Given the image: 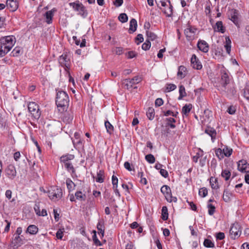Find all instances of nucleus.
<instances>
[{
  "mask_svg": "<svg viewBox=\"0 0 249 249\" xmlns=\"http://www.w3.org/2000/svg\"><path fill=\"white\" fill-rule=\"evenodd\" d=\"M55 102L57 107L63 108L64 110L69 106V97L68 94L62 90L58 91L56 93Z\"/></svg>",
  "mask_w": 249,
  "mask_h": 249,
  "instance_id": "nucleus-1",
  "label": "nucleus"
},
{
  "mask_svg": "<svg viewBox=\"0 0 249 249\" xmlns=\"http://www.w3.org/2000/svg\"><path fill=\"white\" fill-rule=\"evenodd\" d=\"M69 5L72 7L74 10L78 12V14L81 15L83 18L87 17L88 15L87 11L85 6L82 3H80L79 1H76L74 2H71Z\"/></svg>",
  "mask_w": 249,
  "mask_h": 249,
  "instance_id": "nucleus-2",
  "label": "nucleus"
},
{
  "mask_svg": "<svg viewBox=\"0 0 249 249\" xmlns=\"http://www.w3.org/2000/svg\"><path fill=\"white\" fill-rule=\"evenodd\" d=\"M48 196L53 200H56L61 198L62 196V191L61 189L57 187H52L48 191Z\"/></svg>",
  "mask_w": 249,
  "mask_h": 249,
  "instance_id": "nucleus-3",
  "label": "nucleus"
},
{
  "mask_svg": "<svg viewBox=\"0 0 249 249\" xmlns=\"http://www.w3.org/2000/svg\"><path fill=\"white\" fill-rule=\"evenodd\" d=\"M28 110L36 119H38L40 116L39 107L35 102H30L28 105Z\"/></svg>",
  "mask_w": 249,
  "mask_h": 249,
  "instance_id": "nucleus-4",
  "label": "nucleus"
},
{
  "mask_svg": "<svg viewBox=\"0 0 249 249\" xmlns=\"http://www.w3.org/2000/svg\"><path fill=\"white\" fill-rule=\"evenodd\" d=\"M141 81V77H139V76H136L132 79H125L124 80V84H125V86L126 87V89H130L131 88L133 87L134 85L138 84Z\"/></svg>",
  "mask_w": 249,
  "mask_h": 249,
  "instance_id": "nucleus-5",
  "label": "nucleus"
},
{
  "mask_svg": "<svg viewBox=\"0 0 249 249\" xmlns=\"http://www.w3.org/2000/svg\"><path fill=\"white\" fill-rule=\"evenodd\" d=\"M6 175L10 179H14L17 176L15 166L13 164H9L5 170Z\"/></svg>",
  "mask_w": 249,
  "mask_h": 249,
  "instance_id": "nucleus-6",
  "label": "nucleus"
},
{
  "mask_svg": "<svg viewBox=\"0 0 249 249\" xmlns=\"http://www.w3.org/2000/svg\"><path fill=\"white\" fill-rule=\"evenodd\" d=\"M241 232L240 227L238 224H234L231 227L230 233L231 238L235 239L239 237Z\"/></svg>",
  "mask_w": 249,
  "mask_h": 249,
  "instance_id": "nucleus-7",
  "label": "nucleus"
},
{
  "mask_svg": "<svg viewBox=\"0 0 249 249\" xmlns=\"http://www.w3.org/2000/svg\"><path fill=\"white\" fill-rule=\"evenodd\" d=\"M237 168L242 173H249V164L246 160H239L238 162Z\"/></svg>",
  "mask_w": 249,
  "mask_h": 249,
  "instance_id": "nucleus-8",
  "label": "nucleus"
},
{
  "mask_svg": "<svg viewBox=\"0 0 249 249\" xmlns=\"http://www.w3.org/2000/svg\"><path fill=\"white\" fill-rule=\"evenodd\" d=\"M73 119V111L71 109L66 110L62 117L63 121L66 124H70Z\"/></svg>",
  "mask_w": 249,
  "mask_h": 249,
  "instance_id": "nucleus-9",
  "label": "nucleus"
},
{
  "mask_svg": "<svg viewBox=\"0 0 249 249\" xmlns=\"http://www.w3.org/2000/svg\"><path fill=\"white\" fill-rule=\"evenodd\" d=\"M191 65L194 69L196 70H201L202 68V65L199 60V59L197 58L196 54H194L191 59Z\"/></svg>",
  "mask_w": 249,
  "mask_h": 249,
  "instance_id": "nucleus-10",
  "label": "nucleus"
},
{
  "mask_svg": "<svg viewBox=\"0 0 249 249\" xmlns=\"http://www.w3.org/2000/svg\"><path fill=\"white\" fill-rule=\"evenodd\" d=\"M238 12L235 9H231L229 13V18L236 25L238 24Z\"/></svg>",
  "mask_w": 249,
  "mask_h": 249,
  "instance_id": "nucleus-11",
  "label": "nucleus"
},
{
  "mask_svg": "<svg viewBox=\"0 0 249 249\" xmlns=\"http://www.w3.org/2000/svg\"><path fill=\"white\" fill-rule=\"evenodd\" d=\"M6 4L7 8L12 12L15 11L18 7V2L16 0H7Z\"/></svg>",
  "mask_w": 249,
  "mask_h": 249,
  "instance_id": "nucleus-12",
  "label": "nucleus"
},
{
  "mask_svg": "<svg viewBox=\"0 0 249 249\" xmlns=\"http://www.w3.org/2000/svg\"><path fill=\"white\" fill-rule=\"evenodd\" d=\"M197 46L198 48L204 53H207L209 51V45L204 40H199Z\"/></svg>",
  "mask_w": 249,
  "mask_h": 249,
  "instance_id": "nucleus-13",
  "label": "nucleus"
},
{
  "mask_svg": "<svg viewBox=\"0 0 249 249\" xmlns=\"http://www.w3.org/2000/svg\"><path fill=\"white\" fill-rule=\"evenodd\" d=\"M187 26L188 27L184 30V34L187 38H191L193 35L195 33L196 29L192 27L189 24H187Z\"/></svg>",
  "mask_w": 249,
  "mask_h": 249,
  "instance_id": "nucleus-14",
  "label": "nucleus"
},
{
  "mask_svg": "<svg viewBox=\"0 0 249 249\" xmlns=\"http://www.w3.org/2000/svg\"><path fill=\"white\" fill-rule=\"evenodd\" d=\"M59 63L62 66L68 67L69 65V59L65 54H62L59 58Z\"/></svg>",
  "mask_w": 249,
  "mask_h": 249,
  "instance_id": "nucleus-15",
  "label": "nucleus"
},
{
  "mask_svg": "<svg viewBox=\"0 0 249 249\" xmlns=\"http://www.w3.org/2000/svg\"><path fill=\"white\" fill-rule=\"evenodd\" d=\"M97 229L98 231V233L101 234L102 237H103L105 232L104 221L103 219L99 220L97 225Z\"/></svg>",
  "mask_w": 249,
  "mask_h": 249,
  "instance_id": "nucleus-16",
  "label": "nucleus"
},
{
  "mask_svg": "<svg viewBox=\"0 0 249 249\" xmlns=\"http://www.w3.org/2000/svg\"><path fill=\"white\" fill-rule=\"evenodd\" d=\"M221 80L222 81V86L226 89V86L230 82V78L227 72L224 71L221 73Z\"/></svg>",
  "mask_w": 249,
  "mask_h": 249,
  "instance_id": "nucleus-17",
  "label": "nucleus"
},
{
  "mask_svg": "<svg viewBox=\"0 0 249 249\" xmlns=\"http://www.w3.org/2000/svg\"><path fill=\"white\" fill-rule=\"evenodd\" d=\"M55 11H56V10L55 8H53L51 10L46 12L45 17L46 19V21L48 24H50L52 22V18L53 16V13Z\"/></svg>",
  "mask_w": 249,
  "mask_h": 249,
  "instance_id": "nucleus-18",
  "label": "nucleus"
},
{
  "mask_svg": "<svg viewBox=\"0 0 249 249\" xmlns=\"http://www.w3.org/2000/svg\"><path fill=\"white\" fill-rule=\"evenodd\" d=\"M213 29L215 31L220 32L221 33H224L225 32V28L223 25V23L221 21H217L214 27H213Z\"/></svg>",
  "mask_w": 249,
  "mask_h": 249,
  "instance_id": "nucleus-19",
  "label": "nucleus"
},
{
  "mask_svg": "<svg viewBox=\"0 0 249 249\" xmlns=\"http://www.w3.org/2000/svg\"><path fill=\"white\" fill-rule=\"evenodd\" d=\"M205 132L211 137L212 140L213 142L216 134L215 130L213 128L208 126L205 129Z\"/></svg>",
  "mask_w": 249,
  "mask_h": 249,
  "instance_id": "nucleus-20",
  "label": "nucleus"
},
{
  "mask_svg": "<svg viewBox=\"0 0 249 249\" xmlns=\"http://www.w3.org/2000/svg\"><path fill=\"white\" fill-rule=\"evenodd\" d=\"M74 158V156L72 154H67L63 155L60 157V161L64 164L69 162V160H72Z\"/></svg>",
  "mask_w": 249,
  "mask_h": 249,
  "instance_id": "nucleus-21",
  "label": "nucleus"
},
{
  "mask_svg": "<svg viewBox=\"0 0 249 249\" xmlns=\"http://www.w3.org/2000/svg\"><path fill=\"white\" fill-rule=\"evenodd\" d=\"M137 27V20L134 19L132 18L131 19L130 21V25H129V32L130 34L133 33L134 32Z\"/></svg>",
  "mask_w": 249,
  "mask_h": 249,
  "instance_id": "nucleus-22",
  "label": "nucleus"
},
{
  "mask_svg": "<svg viewBox=\"0 0 249 249\" xmlns=\"http://www.w3.org/2000/svg\"><path fill=\"white\" fill-rule=\"evenodd\" d=\"M161 192L165 195V197L166 198L167 197L170 196V195L171 194V191L170 188L167 185H163L160 189Z\"/></svg>",
  "mask_w": 249,
  "mask_h": 249,
  "instance_id": "nucleus-23",
  "label": "nucleus"
},
{
  "mask_svg": "<svg viewBox=\"0 0 249 249\" xmlns=\"http://www.w3.org/2000/svg\"><path fill=\"white\" fill-rule=\"evenodd\" d=\"M232 196V193H231L227 189H226L224 191L223 199L226 202H230L231 201V197Z\"/></svg>",
  "mask_w": 249,
  "mask_h": 249,
  "instance_id": "nucleus-24",
  "label": "nucleus"
},
{
  "mask_svg": "<svg viewBox=\"0 0 249 249\" xmlns=\"http://www.w3.org/2000/svg\"><path fill=\"white\" fill-rule=\"evenodd\" d=\"M192 108V105L191 104H186L182 108V113L185 116H188Z\"/></svg>",
  "mask_w": 249,
  "mask_h": 249,
  "instance_id": "nucleus-25",
  "label": "nucleus"
},
{
  "mask_svg": "<svg viewBox=\"0 0 249 249\" xmlns=\"http://www.w3.org/2000/svg\"><path fill=\"white\" fill-rule=\"evenodd\" d=\"M38 230V229L36 226L31 225L27 228L26 231L31 234H36Z\"/></svg>",
  "mask_w": 249,
  "mask_h": 249,
  "instance_id": "nucleus-26",
  "label": "nucleus"
},
{
  "mask_svg": "<svg viewBox=\"0 0 249 249\" xmlns=\"http://www.w3.org/2000/svg\"><path fill=\"white\" fill-rule=\"evenodd\" d=\"M179 95L178 97V99L179 100H181L183 97L186 96L187 95L185 87L183 85H180L179 87Z\"/></svg>",
  "mask_w": 249,
  "mask_h": 249,
  "instance_id": "nucleus-27",
  "label": "nucleus"
},
{
  "mask_svg": "<svg viewBox=\"0 0 249 249\" xmlns=\"http://www.w3.org/2000/svg\"><path fill=\"white\" fill-rule=\"evenodd\" d=\"M15 38L13 36H6L4 39L3 44L14 45Z\"/></svg>",
  "mask_w": 249,
  "mask_h": 249,
  "instance_id": "nucleus-28",
  "label": "nucleus"
},
{
  "mask_svg": "<svg viewBox=\"0 0 249 249\" xmlns=\"http://www.w3.org/2000/svg\"><path fill=\"white\" fill-rule=\"evenodd\" d=\"M146 115L148 118L152 120L155 117V110L153 107H149L146 111Z\"/></svg>",
  "mask_w": 249,
  "mask_h": 249,
  "instance_id": "nucleus-29",
  "label": "nucleus"
},
{
  "mask_svg": "<svg viewBox=\"0 0 249 249\" xmlns=\"http://www.w3.org/2000/svg\"><path fill=\"white\" fill-rule=\"evenodd\" d=\"M161 218L163 220H166L168 218V209L166 206H163L162 207Z\"/></svg>",
  "mask_w": 249,
  "mask_h": 249,
  "instance_id": "nucleus-30",
  "label": "nucleus"
},
{
  "mask_svg": "<svg viewBox=\"0 0 249 249\" xmlns=\"http://www.w3.org/2000/svg\"><path fill=\"white\" fill-rule=\"evenodd\" d=\"M96 181L97 182L102 183L104 181V172L102 170H100L97 173V177L96 178Z\"/></svg>",
  "mask_w": 249,
  "mask_h": 249,
  "instance_id": "nucleus-31",
  "label": "nucleus"
},
{
  "mask_svg": "<svg viewBox=\"0 0 249 249\" xmlns=\"http://www.w3.org/2000/svg\"><path fill=\"white\" fill-rule=\"evenodd\" d=\"M105 125L107 132L110 134H112L114 130L113 125L108 121L105 122Z\"/></svg>",
  "mask_w": 249,
  "mask_h": 249,
  "instance_id": "nucleus-32",
  "label": "nucleus"
},
{
  "mask_svg": "<svg viewBox=\"0 0 249 249\" xmlns=\"http://www.w3.org/2000/svg\"><path fill=\"white\" fill-rule=\"evenodd\" d=\"M186 70V68L183 66H180L178 68V76L180 78L184 77L185 75H183V72Z\"/></svg>",
  "mask_w": 249,
  "mask_h": 249,
  "instance_id": "nucleus-33",
  "label": "nucleus"
},
{
  "mask_svg": "<svg viewBox=\"0 0 249 249\" xmlns=\"http://www.w3.org/2000/svg\"><path fill=\"white\" fill-rule=\"evenodd\" d=\"M76 198L80 201H85L86 199V195L82 194L81 191H77L75 193Z\"/></svg>",
  "mask_w": 249,
  "mask_h": 249,
  "instance_id": "nucleus-34",
  "label": "nucleus"
},
{
  "mask_svg": "<svg viewBox=\"0 0 249 249\" xmlns=\"http://www.w3.org/2000/svg\"><path fill=\"white\" fill-rule=\"evenodd\" d=\"M66 183L67 185V188L69 191H71V190L74 189L75 184L71 179L68 178L66 180Z\"/></svg>",
  "mask_w": 249,
  "mask_h": 249,
  "instance_id": "nucleus-35",
  "label": "nucleus"
},
{
  "mask_svg": "<svg viewBox=\"0 0 249 249\" xmlns=\"http://www.w3.org/2000/svg\"><path fill=\"white\" fill-rule=\"evenodd\" d=\"M167 125L169 126L170 128L173 129L176 127V125L173 123H176V121L173 118H168L166 119Z\"/></svg>",
  "mask_w": 249,
  "mask_h": 249,
  "instance_id": "nucleus-36",
  "label": "nucleus"
},
{
  "mask_svg": "<svg viewBox=\"0 0 249 249\" xmlns=\"http://www.w3.org/2000/svg\"><path fill=\"white\" fill-rule=\"evenodd\" d=\"M231 175V172L228 170H223L221 173V176L225 178L226 180H229Z\"/></svg>",
  "mask_w": 249,
  "mask_h": 249,
  "instance_id": "nucleus-37",
  "label": "nucleus"
},
{
  "mask_svg": "<svg viewBox=\"0 0 249 249\" xmlns=\"http://www.w3.org/2000/svg\"><path fill=\"white\" fill-rule=\"evenodd\" d=\"M204 246L206 248H214V243L210 239H205L203 243Z\"/></svg>",
  "mask_w": 249,
  "mask_h": 249,
  "instance_id": "nucleus-38",
  "label": "nucleus"
},
{
  "mask_svg": "<svg viewBox=\"0 0 249 249\" xmlns=\"http://www.w3.org/2000/svg\"><path fill=\"white\" fill-rule=\"evenodd\" d=\"M93 232L94 233V234L92 235V239L94 244L96 246H101L102 244L97 237L96 231H93Z\"/></svg>",
  "mask_w": 249,
  "mask_h": 249,
  "instance_id": "nucleus-39",
  "label": "nucleus"
},
{
  "mask_svg": "<svg viewBox=\"0 0 249 249\" xmlns=\"http://www.w3.org/2000/svg\"><path fill=\"white\" fill-rule=\"evenodd\" d=\"M177 86L174 84H167L166 85L165 92H168L175 90Z\"/></svg>",
  "mask_w": 249,
  "mask_h": 249,
  "instance_id": "nucleus-40",
  "label": "nucleus"
},
{
  "mask_svg": "<svg viewBox=\"0 0 249 249\" xmlns=\"http://www.w3.org/2000/svg\"><path fill=\"white\" fill-rule=\"evenodd\" d=\"M223 151L226 157H229L232 154V149L231 148H229L227 146H226L223 148Z\"/></svg>",
  "mask_w": 249,
  "mask_h": 249,
  "instance_id": "nucleus-41",
  "label": "nucleus"
},
{
  "mask_svg": "<svg viewBox=\"0 0 249 249\" xmlns=\"http://www.w3.org/2000/svg\"><path fill=\"white\" fill-rule=\"evenodd\" d=\"M118 19L121 22L124 23L127 21L128 17L126 14L122 13L119 16Z\"/></svg>",
  "mask_w": 249,
  "mask_h": 249,
  "instance_id": "nucleus-42",
  "label": "nucleus"
},
{
  "mask_svg": "<svg viewBox=\"0 0 249 249\" xmlns=\"http://www.w3.org/2000/svg\"><path fill=\"white\" fill-rule=\"evenodd\" d=\"M146 36L148 39L150 40H154L157 38V36L153 32L146 31Z\"/></svg>",
  "mask_w": 249,
  "mask_h": 249,
  "instance_id": "nucleus-43",
  "label": "nucleus"
},
{
  "mask_svg": "<svg viewBox=\"0 0 249 249\" xmlns=\"http://www.w3.org/2000/svg\"><path fill=\"white\" fill-rule=\"evenodd\" d=\"M145 158L147 161L149 163H153L155 161V158L154 156L151 154L146 155Z\"/></svg>",
  "mask_w": 249,
  "mask_h": 249,
  "instance_id": "nucleus-44",
  "label": "nucleus"
},
{
  "mask_svg": "<svg viewBox=\"0 0 249 249\" xmlns=\"http://www.w3.org/2000/svg\"><path fill=\"white\" fill-rule=\"evenodd\" d=\"M65 167L68 171H71L72 173L75 172L74 168L71 162H67L64 163Z\"/></svg>",
  "mask_w": 249,
  "mask_h": 249,
  "instance_id": "nucleus-45",
  "label": "nucleus"
},
{
  "mask_svg": "<svg viewBox=\"0 0 249 249\" xmlns=\"http://www.w3.org/2000/svg\"><path fill=\"white\" fill-rule=\"evenodd\" d=\"M14 45L12 44H4L3 49L2 51L4 52V55H5L8 52H9Z\"/></svg>",
  "mask_w": 249,
  "mask_h": 249,
  "instance_id": "nucleus-46",
  "label": "nucleus"
},
{
  "mask_svg": "<svg viewBox=\"0 0 249 249\" xmlns=\"http://www.w3.org/2000/svg\"><path fill=\"white\" fill-rule=\"evenodd\" d=\"M151 46V43L149 40H146V41L143 43L142 48L143 50L147 51L149 49Z\"/></svg>",
  "mask_w": 249,
  "mask_h": 249,
  "instance_id": "nucleus-47",
  "label": "nucleus"
},
{
  "mask_svg": "<svg viewBox=\"0 0 249 249\" xmlns=\"http://www.w3.org/2000/svg\"><path fill=\"white\" fill-rule=\"evenodd\" d=\"M208 194V190L206 188H202L199 190V195L201 196L204 197Z\"/></svg>",
  "mask_w": 249,
  "mask_h": 249,
  "instance_id": "nucleus-48",
  "label": "nucleus"
},
{
  "mask_svg": "<svg viewBox=\"0 0 249 249\" xmlns=\"http://www.w3.org/2000/svg\"><path fill=\"white\" fill-rule=\"evenodd\" d=\"M208 208H209L208 213L210 215H213L215 212V207L211 204H208Z\"/></svg>",
  "mask_w": 249,
  "mask_h": 249,
  "instance_id": "nucleus-49",
  "label": "nucleus"
},
{
  "mask_svg": "<svg viewBox=\"0 0 249 249\" xmlns=\"http://www.w3.org/2000/svg\"><path fill=\"white\" fill-rule=\"evenodd\" d=\"M118 182V178L114 175H113L112 177V183L113 185V188H117Z\"/></svg>",
  "mask_w": 249,
  "mask_h": 249,
  "instance_id": "nucleus-50",
  "label": "nucleus"
},
{
  "mask_svg": "<svg viewBox=\"0 0 249 249\" xmlns=\"http://www.w3.org/2000/svg\"><path fill=\"white\" fill-rule=\"evenodd\" d=\"M143 41V36L142 34H138L135 38V42L137 45L142 43Z\"/></svg>",
  "mask_w": 249,
  "mask_h": 249,
  "instance_id": "nucleus-51",
  "label": "nucleus"
},
{
  "mask_svg": "<svg viewBox=\"0 0 249 249\" xmlns=\"http://www.w3.org/2000/svg\"><path fill=\"white\" fill-rule=\"evenodd\" d=\"M137 53L134 51H129L126 53V55L128 59H131L136 56Z\"/></svg>",
  "mask_w": 249,
  "mask_h": 249,
  "instance_id": "nucleus-52",
  "label": "nucleus"
},
{
  "mask_svg": "<svg viewBox=\"0 0 249 249\" xmlns=\"http://www.w3.org/2000/svg\"><path fill=\"white\" fill-rule=\"evenodd\" d=\"M64 229H59L56 233V236L58 239H62V237L63 236V231H64Z\"/></svg>",
  "mask_w": 249,
  "mask_h": 249,
  "instance_id": "nucleus-53",
  "label": "nucleus"
},
{
  "mask_svg": "<svg viewBox=\"0 0 249 249\" xmlns=\"http://www.w3.org/2000/svg\"><path fill=\"white\" fill-rule=\"evenodd\" d=\"M114 52L117 54V55H121L124 53V49L122 47H116Z\"/></svg>",
  "mask_w": 249,
  "mask_h": 249,
  "instance_id": "nucleus-54",
  "label": "nucleus"
},
{
  "mask_svg": "<svg viewBox=\"0 0 249 249\" xmlns=\"http://www.w3.org/2000/svg\"><path fill=\"white\" fill-rule=\"evenodd\" d=\"M243 96L249 101V89L248 88H245L243 89Z\"/></svg>",
  "mask_w": 249,
  "mask_h": 249,
  "instance_id": "nucleus-55",
  "label": "nucleus"
},
{
  "mask_svg": "<svg viewBox=\"0 0 249 249\" xmlns=\"http://www.w3.org/2000/svg\"><path fill=\"white\" fill-rule=\"evenodd\" d=\"M132 166L128 161H125L124 163V168L129 171H132L134 168H132Z\"/></svg>",
  "mask_w": 249,
  "mask_h": 249,
  "instance_id": "nucleus-56",
  "label": "nucleus"
},
{
  "mask_svg": "<svg viewBox=\"0 0 249 249\" xmlns=\"http://www.w3.org/2000/svg\"><path fill=\"white\" fill-rule=\"evenodd\" d=\"M235 111H236V109H235V107H234L232 106H230L228 107V110H227V112L230 114H231V115L234 114L235 112Z\"/></svg>",
  "mask_w": 249,
  "mask_h": 249,
  "instance_id": "nucleus-57",
  "label": "nucleus"
},
{
  "mask_svg": "<svg viewBox=\"0 0 249 249\" xmlns=\"http://www.w3.org/2000/svg\"><path fill=\"white\" fill-rule=\"evenodd\" d=\"M213 179H214V178H213V177H211L210 178V183H211V187L213 189H217L219 188V187L218 184H214V183L213 182Z\"/></svg>",
  "mask_w": 249,
  "mask_h": 249,
  "instance_id": "nucleus-58",
  "label": "nucleus"
},
{
  "mask_svg": "<svg viewBox=\"0 0 249 249\" xmlns=\"http://www.w3.org/2000/svg\"><path fill=\"white\" fill-rule=\"evenodd\" d=\"M163 104V101L161 98H157L155 102L156 107H160Z\"/></svg>",
  "mask_w": 249,
  "mask_h": 249,
  "instance_id": "nucleus-59",
  "label": "nucleus"
},
{
  "mask_svg": "<svg viewBox=\"0 0 249 249\" xmlns=\"http://www.w3.org/2000/svg\"><path fill=\"white\" fill-rule=\"evenodd\" d=\"M216 238L217 240H222L225 238L224 232H219L216 233Z\"/></svg>",
  "mask_w": 249,
  "mask_h": 249,
  "instance_id": "nucleus-60",
  "label": "nucleus"
},
{
  "mask_svg": "<svg viewBox=\"0 0 249 249\" xmlns=\"http://www.w3.org/2000/svg\"><path fill=\"white\" fill-rule=\"evenodd\" d=\"M160 172V175L164 178H166L168 177V173L166 170L161 168Z\"/></svg>",
  "mask_w": 249,
  "mask_h": 249,
  "instance_id": "nucleus-61",
  "label": "nucleus"
},
{
  "mask_svg": "<svg viewBox=\"0 0 249 249\" xmlns=\"http://www.w3.org/2000/svg\"><path fill=\"white\" fill-rule=\"evenodd\" d=\"M163 12L168 17H171L173 15V12L168 8L164 9Z\"/></svg>",
  "mask_w": 249,
  "mask_h": 249,
  "instance_id": "nucleus-62",
  "label": "nucleus"
},
{
  "mask_svg": "<svg viewBox=\"0 0 249 249\" xmlns=\"http://www.w3.org/2000/svg\"><path fill=\"white\" fill-rule=\"evenodd\" d=\"M166 200L170 202H176L177 201V198L176 197L172 196L171 194L170 195V196L167 197Z\"/></svg>",
  "mask_w": 249,
  "mask_h": 249,
  "instance_id": "nucleus-63",
  "label": "nucleus"
},
{
  "mask_svg": "<svg viewBox=\"0 0 249 249\" xmlns=\"http://www.w3.org/2000/svg\"><path fill=\"white\" fill-rule=\"evenodd\" d=\"M125 249H136V248L132 242H129L126 245Z\"/></svg>",
  "mask_w": 249,
  "mask_h": 249,
  "instance_id": "nucleus-64",
  "label": "nucleus"
}]
</instances>
